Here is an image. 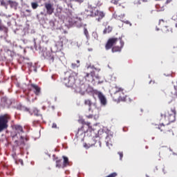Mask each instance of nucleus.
Returning <instances> with one entry per match:
<instances>
[{
    "mask_svg": "<svg viewBox=\"0 0 177 177\" xmlns=\"http://www.w3.org/2000/svg\"><path fill=\"white\" fill-rule=\"evenodd\" d=\"M86 15L91 16V17H97L96 18L97 21H102L104 17L106 16V13L103 11L99 10H95L92 8H88L85 10Z\"/></svg>",
    "mask_w": 177,
    "mask_h": 177,
    "instance_id": "nucleus-5",
    "label": "nucleus"
},
{
    "mask_svg": "<svg viewBox=\"0 0 177 177\" xmlns=\"http://www.w3.org/2000/svg\"><path fill=\"white\" fill-rule=\"evenodd\" d=\"M75 92L80 95H85L86 92H89V84L80 81V83L75 87Z\"/></svg>",
    "mask_w": 177,
    "mask_h": 177,
    "instance_id": "nucleus-8",
    "label": "nucleus"
},
{
    "mask_svg": "<svg viewBox=\"0 0 177 177\" xmlns=\"http://www.w3.org/2000/svg\"><path fill=\"white\" fill-rule=\"evenodd\" d=\"M10 120H12V116L10 114L6 113L0 115V132L8 129Z\"/></svg>",
    "mask_w": 177,
    "mask_h": 177,
    "instance_id": "nucleus-6",
    "label": "nucleus"
},
{
    "mask_svg": "<svg viewBox=\"0 0 177 177\" xmlns=\"http://www.w3.org/2000/svg\"><path fill=\"white\" fill-rule=\"evenodd\" d=\"M77 66V64H72V67H76Z\"/></svg>",
    "mask_w": 177,
    "mask_h": 177,
    "instance_id": "nucleus-39",
    "label": "nucleus"
},
{
    "mask_svg": "<svg viewBox=\"0 0 177 177\" xmlns=\"http://www.w3.org/2000/svg\"><path fill=\"white\" fill-rule=\"evenodd\" d=\"M166 23H167V21H165L164 19L159 20V26H165Z\"/></svg>",
    "mask_w": 177,
    "mask_h": 177,
    "instance_id": "nucleus-23",
    "label": "nucleus"
},
{
    "mask_svg": "<svg viewBox=\"0 0 177 177\" xmlns=\"http://www.w3.org/2000/svg\"><path fill=\"white\" fill-rule=\"evenodd\" d=\"M80 132H81V130H78V131H77V135H78V133H80Z\"/></svg>",
    "mask_w": 177,
    "mask_h": 177,
    "instance_id": "nucleus-42",
    "label": "nucleus"
},
{
    "mask_svg": "<svg viewBox=\"0 0 177 177\" xmlns=\"http://www.w3.org/2000/svg\"><path fill=\"white\" fill-rule=\"evenodd\" d=\"M41 15H44V12H41Z\"/></svg>",
    "mask_w": 177,
    "mask_h": 177,
    "instance_id": "nucleus-46",
    "label": "nucleus"
},
{
    "mask_svg": "<svg viewBox=\"0 0 177 177\" xmlns=\"http://www.w3.org/2000/svg\"><path fill=\"white\" fill-rule=\"evenodd\" d=\"M124 41H122V37H111L109 38L105 45V49L109 50L111 49L113 53L115 52H121L124 48Z\"/></svg>",
    "mask_w": 177,
    "mask_h": 177,
    "instance_id": "nucleus-2",
    "label": "nucleus"
},
{
    "mask_svg": "<svg viewBox=\"0 0 177 177\" xmlns=\"http://www.w3.org/2000/svg\"><path fill=\"white\" fill-rule=\"evenodd\" d=\"M64 39H66L65 37L60 38L61 46H63V41H64Z\"/></svg>",
    "mask_w": 177,
    "mask_h": 177,
    "instance_id": "nucleus-29",
    "label": "nucleus"
},
{
    "mask_svg": "<svg viewBox=\"0 0 177 177\" xmlns=\"http://www.w3.org/2000/svg\"><path fill=\"white\" fill-rule=\"evenodd\" d=\"M160 29H158V28H156V31H158Z\"/></svg>",
    "mask_w": 177,
    "mask_h": 177,
    "instance_id": "nucleus-43",
    "label": "nucleus"
},
{
    "mask_svg": "<svg viewBox=\"0 0 177 177\" xmlns=\"http://www.w3.org/2000/svg\"><path fill=\"white\" fill-rule=\"evenodd\" d=\"M49 60H50V63H53V62H55V57L50 56Z\"/></svg>",
    "mask_w": 177,
    "mask_h": 177,
    "instance_id": "nucleus-28",
    "label": "nucleus"
},
{
    "mask_svg": "<svg viewBox=\"0 0 177 177\" xmlns=\"http://www.w3.org/2000/svg\"><path fill=\"white\" fill-rule=\"evenodd\" d=\"M74 2H77V3H82L84 2V0H73Z\"/></svg>",
    "mask_w": 177,
    "mask_h": 177,
    "instance_id": "nucleus-30",
    "label": "nucleus"
},
{
    "mask_svg": "<svg viewBox=\"0 0 177 177\" xmlns=\"http://www.w3.org/2000/svg\"><path fill=\"white\" fill-rule=\"evenodd\" d=\"M8 2V4L10 6V8H16V6H17V3H16V1L9 0Z\"/></svg>",
    "mask_w": 177,
    "mask_h": 177,
    "instance_id": "nucleus-19",
    "label": "nucleus"
},
{
    "mask_svg": "<svg viewBox=\"0 0 177 177\" xmlns=\"http://www.w3.org/2000/svg\"><path fill=\"white\" fill-rule=\"evenodd\" d=\"M97 97L102 106H106L107 104V99H106V97L102 92H97Z\"/></svg>",
    "mask_w": 177,
    "mask_h": 177,
    "instance_id": "nucleus-10",
    "label": "nucleus"
},
{
    "mask_svg": "<svg viewBox=\"0 0 177 177\" xmlns=\"http://www.w3.org/2000/svg\"><path fill=\"white\" fill-rule=\"evenodd\" d=\"M54 161L56 162V167L57 168H63V164L62 163V159H59V158L56 157L54 159Z\"/></svg>",
    "mask_w": 177,
    "mask_h": 177,
    "instance_id": "nucleus-12",
    "label": "nucleus"
},
{
    "mask_svg": "<svg viewBox=\"0 0 177 177\" xmlns=\"http://www.w3.org/2000/svg\"><path fill=\"white\" fill-rule=\"evenodd\" d=\"M13 129L15 131V135L12 136L13 139H16L17 138L22 142V143H24V139L26 140H28L27 138H24L23 136H21L22 133H24V130L23 129V127L19 125V124H15L13 126Z\"/></svg>",
    "mask_w": 177,
    "mask_h": 177,
    "instance_id": "nucleus-7",
    "label": "nucleus"
},
{
    "mask_svg": "<svg viewBox=\"0 0 177 177\" xmlns=\"http://www.w3.org/2000/svg\"><path fill=\"white\" fill-rule=\"evenodd\" d=\"M35 122H36L37 124H38L39 122V121H34V122H33L34 124H35Z\"/></svg>",
    "mask_w": 177,
    "mask_h": 177,
    "instance_id": "nucleus-40",
    "label": "nucleus"
},
{
    "mask_svg": "<svg viewBox=\"0 0 177 177\" xmlns=\"http://www.w3.org/2000/svg\"><path fill=\"white\" fill-rule=\"evenodd\" d=\"M160 116L162 118H164L165 121H168V123H167V125L164 124L158 125V129H159L161 132H168V131H171V128L169 126V123L174 122L176 120V109L175 107L171 108L166 112L161 113Z\"/></svg>",
    "mask_w": 177,
    "mask_h": 177,
    "instance_id": "nucleus-1",
    "label": "nucleus"
},
{
    "mask_svg": "<svg viewBox=\"0 0 177 177\" xmlns=\"http://www.w3.org/2000/svg\"><path fill=\"white\" fill-rule=\"evenodd\" d=\"M30 86L33 90V92L36 96H39V95H41V87H39L38 85L34 84H30Z\"/></svg>",
    "mask_w": 177,
    "mask_h": 177,
    "instance_id": "nucleus-11",
    "label": "nucleus"
},
{
    "mask_svg": "<svg viewBox=\"0 0 177 177\" xmlns=\"http://www.w3.org/2000/svg\"><path fill=\"white\" fill-rule=\"evenodd\" d=\"M50 26L52 27V28H55V21H50Z\"/></svg>",
    "mask_w": 177,
    "mask_h": 177,
    "instance_id": "nucleus-27",
    "label": "nucleus"
},
{
    "mask_svg": "<svg viewBox=\"0 0 177 177\" xmlns=\"http://www.w3.org/2000/svg\"><path fill=\"white\" fill-rule=\"evenodd\" d=\"M63 159H64V162L62 164V167L63 168L67 167V165H68L69 162H68V158L66 157V156H63Z\"/></svg>",
    "mask_w": 177,
    "mask_h": 177,
    "instance_id": "nucleus-15",
    "label": "nucleus"
},
{
    "mask_svg": "<svg viewBox=\"0 0 177 177\" xmlns=\"http://www.w3.org/2000/svg\"><path fill=\"white\" fill-rule=\"evenodd\" d=\"M108 28H111H111H110V26H109Z\"/></svg>",
    "mask_w": 177,
    "mask_h": 177,
    "instance_id": "nucleus-47",
    "label": "nucleus"
},
{
    "mask_svg": "<svg viewBox=\"0 0 177 177\" xmlns=\"http://www.w3.org/2000/svg\"><path fill=\"white\" fill-rule=\"evenodd\" d=\"M26 12H30V10H26Z\"/></svg>",
    "mask_w": 177,
    "mask_h": 177,
    "instance_id": "nucleus-45",
    "label": "nucleus"
},
{
    "mask_svg": "<svg viewBox=\"0 0 177 177\" xmlns=\"http://www.w3.org/2000/svg\"><path fill=\"white\" fill-rule=\"evenodd\" d=\"M162 31L163 34H169V32H172V29L169 26H165L162 28Z\"/></svg>",
    "mask_w": 177,
    "mask_h": 177,
    "instance_id": "nucleus-13",
    "label": "nucleus"
},
{
    "mask_svg": "<svg viewBox=\"0 0 177 177\" xmlns=\"http://www.w3.org/2000/svg\"><path fill=\"white\" fill-rule=\"evenodd\" d=\"M1 100H2V102H6V98L3 97V98L1 99Z\"/></svg>",
    "mask_w": 177,
    "mask_h": 177,
    "instance_id": "nucleus-37",
    "label": "nucleus"
},
{
    "mask_svg": "<svg viewBox=\"0 0 177 177\" xmlns=\"http://www.w3.org/2000/svg\"><path fill=\"white\" fill-rule=\"evenodd\" d=\"M28 64L29 66H31L32 64H31V63H30H30H28Z\"/></svg>",
    "mask_w": 177,
    "mask_h": 177,
    "instance_id": "nucleus-44",
    "label": "nucleus"
},
{
    "mask_svg": "<svg viewBox=\"0 0 177 177\" xmlns=\"http://www.w3.org/2000/svg\"><path fill=\"white\" fill-rule=\"evenodd\" d=\"M172 20H174V21H176V23L175 24V26L177 28V12L176 13L174 14V15L171 17Z\"/></svg>",
    "mask_w": 177,
    "mask_h": 177,
    "instance_id": "nucleus-21",
    "label": "nucleus"
},
{
    "mask_svg": "<svg viewBox=\"0 0 177 177\" xmlns=\"http://www.w3.org/2000/svg\"><path fill=\"white\" fill-rule=\"evenodd\" d=\"M52 128H57V124H56V123H53Z\"/></svg>",
    "mask_w": 177,
    "mask_h": 177,
    "instance_id": "nucleus-34",
    "label": "nucleus"
},
{
    "mask_svg": "<svg viewBox=\"0 0 177 177\" xmlns=\"http://www.w3.org/2000/svg\"><path fill=\"white\" fill-rule=\"evenodd\" d=\"M2 24V20L0 19V31H5V32H8V28L6 26H3Z\"/></svg>",
    "mask_w": 177,
    "mask_h": 177,
    "instance_id": "nucleus-17",
    "label": "nucleus"
},
{
    "mask_svg": "<svg viewBox=\"0 0 177 177\" xmlns=\"http://www.w3.org/2000/svg\"><path fill=\"white\" fill-rule=\"evenodd\" d=\"M31 6L32 9H37L38 8V3L32 2L31 3Z\"/></svg>",
    "mask_w": 177,
    "mask_h": 177,
    "instance_id": "nucleus-24",
    "label": "nucleus"
},
{
    "mask_svg": "<svg viewBox=\"0 0 177 177\" xmlns=\"http://www.w3.org/2000/svg\"><path fill=\"white\" fill-rule=\"evenodd\" d=\"M84 35H86V38H88V37H89V32H88V29L84 28Z\"/></svg>",
    "mask_w": 177,
    "mask_h": 177,
    "instance_id": "nucleus-26",
    "label": "nucleus"
},
{
    "mask_svg": "<svg viewBox=\"0 0 177 177\" xmlns=\"http://www.w3.org/2000/svg\"><path fill=\"white\" fill-rule=\"evenodd\" d=\"M84 104L86 106H88V110H91V107L92 106V101L89 99L85 100H84Z\"/></svg>",
    "mask_w": 177,
    "mask_h": 177,
    "instance_id": "nucleus-16",
    "label": "nucleus"
},
{
    "mask_svg": "<svg viewBox=\"0 0 177 177\" xmlns=\"http://www.w3.org/2000/svg\"><path fill=\"white\" fill-rule=\"evenodd\" d=\"M79 122L80 124H82V125H86L87 127H91V122H86L84 119H81L79 120Z\"/></svg>",
    "mask_w": 177,
    "mask_h": 177,
    "instance_id": "nucleus-18",
    "label": "nucleus"
},
{
    "mask_svg": "<svg viewBox=\"0 0 177 177\" xmlns=\"http://www.w3.org/2000/svg\"><path fill=\"white\" fill-rule=\"evenodd\" d=\"M121 0H110L111 3H113V5H118L119 6H121V3H120V1Z\"/></svg>",
    "mask_w": 177,
    "mask_h": 177,
    "instance_id": "nucleus-20",
    "label": "nucleus"
},
{
    "mask_svg": "<svg viewBox=\"0 0 177 177\" xmlns=\"http://www.w3.org/2000/svg\"><path fill=\"white\" fill-rule=\"evenodd\" d=\"M18 162H20L21 165H24V162H23V160H21V159H19L18 160Z\"/></svg>",
    "mask_w": 177,
    "mask_h": 177,
    "instance_id": "nucleus-32",
    "label": "nucleus"
},
{
    "mask_svg": "<svg viewBox=\"0 0 177 177\" xmlns=\"http://www.w3.org/2000/svg\"><path fill=\"white\" fill-rule=\"evenodd\" d=\"M155 1H161V0H155Z\"/></svg>",
    "mask_w": 177,
    "mask_h": 177,
    "instance_id": "nucleus-48",
    "label": "nucleus"
},
{
    "mask_svg": "<svg viewBox=\"0 0 177 177\" xmlns=\"http://www.w3.org/2000/svg\"><path fill=\"white\" fill-rule=\"evenodd\" d=\"M34 113H35V115H39V114H38V110L34 111Z\"/></svg>",
    "mask_w": 177,
    "mask_h": 177,
    "instance_id": "nucleus-35",
    "label": "nucleus"
},
{
    "mask_svg": "<svg viewBox=\"0 0 177 177\" xmlns=\"http://www.w3.org/2000/svg\"><path fill=\"white\" fill-rule=\"evenodd\" d=\"M142 2H147V0H142Z\"/></svg>",
    "mask_w": 177,
    "mask_h": 177,
    "instance_id": "nucleus-41",
    "label": "nucleus"
},
{
    "mask_svg": "<svg viewBox=\"0 0 177 177\" xmlns=\"http://www.w3.org/2000/svg\"><path fill=\"white\" fill-rule=\"evenodd\" d=\"M118 154L120 157V160H122V157H124V153H122V152H118Z\"/></svg>",
    "mask_w": 177,
    "mask_h": 177,
    "instance_id": "nucleus-31",
    "label": "nucleus"
},
{
    "mask_svg": "<svg viewBox=\"0 0 177 177\" xmlns=\"http://www.w3.org/2000/svg\"><path fill=\"white\" fill-rule=\"evenodd\" d=\"M0 5L1 6H5L6 8L8 6V4H6V2L3 0H0Z\"/></svg>",
    "mask_w": 177,
    "mask_h": 177,
    "instance_id": "nucleus-25",
    "label": "nucleus"
},
{
    "mask_svg": "<svg viewBox=\"0 0 177 177\" xmlns=\"http://www.w3.org/2000/svg\"><path fill=\"white\" fill-rule=\"evenodd\" d=\"M15 142L17 143V145H19V140H15Z\"/></svg>",
    "mask_w": 177,
    "mask_h": 177,
    "instance_id": "nucleus-38",
    "label": "nucleus"
},
{
    "mask_svg": "<svg viewBox=\"0 0 177 177\" xmlns=\"http://www.w3.org/2000/svg\"><path fill=\"white\" fill-rule=\"evenodd\" d=\"M77 23H78L79 25L81 26V18L77 17L74 19V24H77Z\"/></svg>",
    "mask_w": 177,
    "mask_h": 177,
    "instance_id": "nucleus-22",
    "label": "nucleus"
},
{
    "mask_svg": "<svg viewBox=\"0 0 177 177\" xmlns=\"http://www.w3.org/2000/svg\"><path fill=\"white\" fill-rule=\"evenodd\" d=\"M115 91L111 94V96L115 102H125L127 100V94L125 90L122 87H115Z\"/></svg>",
    "mask_w": 177,
    "mask_h": 177,
    "instance_id": "nucleus-3",
    "label": "nucleus"
},
{
    "mask_svg": "<svg viewBox=\"0 0 177 177\" xmlns=\"http://www.w3.org/2000/svg\"><path fill=\"white\" fill-rule=\"evenodd\" d=\"M93 115H89L88 116H87V118H93Z\"/></svg>",
    "mask_w": 177,
    "mask_h": 177,
    "instance_id": "nucleus-36",
    "label": "nucleus"
},
{
    "mask_svg": "<svg viewBox=\"0 0 177 177\" xmlns=\"http://www.w3.org/2000/svg\"><path fill=\"white\" fill-rule=\"evenodd\" d=\"M124 23H125V24H129V26H132V24H131L129 21H124Z\"/></svg>",
    "mask_w": 177,
    "mask_h": 177,
    "instance_id": "nucleus-33",
    "label": "nucleus"
},
{
    "mask_svg": "<svg viewBox=\"0 0 177 177\" xmlns=\"http://www.w3.org/2000/svg\"><path fill=\"white\" fill-rule=\"evenodd\" d=\"M78 75V73L75 72H72L68 76L62 79V82L68 88H75L76 79L75 77Z\"/></svg>",
    "mask_w": 177,
    "mask_h": 177,
    "instance_id": "nucleus-4",
    "label": "nucleus"
},
{
    "mask_svg": "<svg viewBox=\"0 0 177 177\" xmlns=\"http://www.w3.org/2000/svg\"><path fill=\"white\" fill-rule=\"evenodd\" d=\"M84 78L86 81H88V82H93V75L86 73V75L84 76Z\"/></svg>",
    "mask_w": 177,
    "mask_h": 177,
    "instance_id": "nucleus-14",
    "label": "nucleus"
},
{
    "mask_svg": "<svg viewBox=\"0 0 177 177\" xmlns=\"http://www.w3.org/2000/svg\"><path fill=\"white\" fill-rule=\"evenodd\" d=\"M44 6H45L47 15L53 14V12H55V8H53V4L50 3H45Z\"/></svg>",
    "mask_w": 177,
    "mask_h": 177,
    "instance_id": "nucleus-9",
    "label": "nucleus"
}]
</instances>
